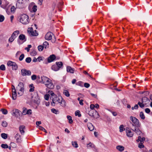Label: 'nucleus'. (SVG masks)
I'll list each match as a JSON object with an SVG mask.
<instances>
[{"label":"nucleus","instance_id":"39","mask_svg":"<svg viewBox=\"0 0 152 152\" xmlns=\"http://www.w3.org/2000/svg\"><path fill=\"white\" fill-rule=\"evenodd\" d=\"M14 62H12L11 61H9L7 63V65L9 66H12Z\"/></svg>","mask_w":152,"mask_h":152},{"label":"nucleus","instance_id":"12","mask_svg":"<svg viewBox=\"0 0 152 152\" xmlns=\"http://www.w3.org/2000/svg\"><path fill=\"white\" fill-rule=\"evenodd\" d=\"M15 138L16 139V142L18 143H20L22 141L20 135L18 134H17L15 137Z\"/></svg>","mask_w":152,"mask_h":152},{"label":"nucleus","instance_id":"1","mask_svg":"<svg viewBox=\"0 0 152 152\" xmlns=\"http://www.w3.org/2000/svg\"><path fill=\"white\" fill-rule=\"evenodd\" d=\"M129 119L130 121L132 124L131 129L138 135H143V134L139 128L141 126V124L139 122L138 120L133 116L130 117Z\"/></svg>","mask_w":152,"mask_h":152},{"label":"nucleus","instance_id":"53","mask_svg":"<svg viewBox=\"0 0 152 152\" xmlns=\"http://www.w3.org/2000/svg\"><path fill=\"white\" fill-rule=\"evenodd\" d=\"M143 143L140 142L138 144V147L139 148H142L144 147V145L143 144Z\"/></svg>","mask_w":152,"mask_h":152},{"label":"nucleus","instance_id":"31","mask_svg":"<svg viewBox=\"0 0 152 152\" xmlns=\"http://www.w3.org/2000/svg\"><path fill=\"white\" fill-rule=\"evenodd\" d=\"M72 145L75 148H77L78 147V145L76 142H72Z\"/></svg>","mask_w":152,"mask_h":152},{"label":"nucleus","instance_id":"38","mask_svg":"<svg viewBox=\"0 0 152 152\" xmlns=\"http://www.w3.org/2000/svg\"><path fill=\"white\" fill-rule=\"evenodd\" d=\"M1 147L3 148H8V146L7 144H2L1 145Z\"/></svg>","mask_w":152,"mask_h":152},{"label":"nucleus","instance_id":"13","mask_svg":"<svg viewBox=\"0 0 152 152\" xmlns=\"http://www.w3.org/2000/svg\"><path fill=\"white\" fill-rule=\"evenodd\" d=\"M56 57L53 54L50 56L48 58V63L54 61L56 59Z\"/></svg>","mask_w":152,"mask_h":152},{"label":"nucleus","instance_id":"43","mask_svg":"<svg viewBox=\"0 0 152 152\" xmlns=\"http://www.w3.org/2000/svg\"><path fill=\"white\" fill-rule=\"evenodd\" d=\"M89 115L91 117L95 118H97L99 117V115Z\"/></svg>","mask_w":152,"mask_h":152},{"label":"nucleus","instance_id":"51","mask_svg":"<svg viewBox=\"0 0 152 152\" xmlns=\"http://www.w3.org/2000/svg\"><path fill=\"white\" fill-rule=\"evenodd\" d=\"M51 111L53 113H55V114H56L58 112V110H56L54 108L52 109H51Z\"/></svg>","mask_w":152,"mask_h":152},{"label":"nucleus","instance_id":"62","mask_svg":"<svg viewBox=\"0 0 152 152\" xmlns=\"http://www.w3.org/2000/svg\"><path fill=\"white\" fill-rule=\"evenodd\" d=\"M37 54V52L35 50H33L32 51L31 53V55L34 56Z\"/></svg>","mask_w":152,"mask_h":152},{"label":"nucleus","instance_id":"58","mask_svg":"<svg viewBox=\"0 0 152 152\" xmlns=\"http://www.w3.org/2000/svg\"><path fill=\"white\" fill-rule=\"evenodd\" d=\"M31 78L32 80H34L37 78V76L35 75H33L31 76Z\"/></svg>","mask_w":152,"mask_h":152},{"label":"nucleus","instance_id":"56","mask_svg":"<svg viewBox=\"0 0 152 152\" xmlns=\"http://www.w3.org/2000/svg\"><path fill=\"white\" fill-rule=\"evenodd\" d=\"M138 105H139L140 107L141 108H142L144 107V105L142 104V103H141L140 102H139L138 103Z\"/></svg>","mask_w":152,"mask_h":152},{"label":"nucleus","instance_id":"18","mask_svg":"<svg viewBox=\"0 0 152 152\" xmlns=\"http://www.w3.org/2000/svg\"><path fill=\"white\" fill-rule=\"evenodd\" d=\"M88 129L90 131H92L94 129V126H93L92 124L91 123H88L87 125Z\"/></svg>","mask_w":152,"mask_h":152},{"label":"nucleus","instance_id":"27","mask_svg":"<svg viewBox=\"0 0 152 152\" xmlns=\"http://www.w3.org/2000/svg\"><path fill=\"white\" fill-rule=\"evenodd\" d=\"M67 118L69 120V123L70 124H72L73 122V120L72 117L70 115H67Z\"/></svg>","mask_w":152,"mask_h":152},{"label":"nucleus","instance_id":"22","mask_svg":"<svg viewBox=\"0 0 152 152\" xmlns=\"http://www.w3.org/2000/svg\"><path fill=\"white\" fill-rule=\"evenodd\" d=\"M61 101L60 102V104L63 107H65L66 106V102L65 101L63 100V99H61Z\"/></svg>","mask_w":152,"mask_h":152},{"label":"nucleus","instance_id":"19","mask_svg":"<svg viewBox=\"0 0 152 152\" xmlns=\"http://www.w3.org/2000/svg\"><path fill=\"white\" fill-rule=\"evenodd\" d=\"M20 113H21V111L18 110L14 109L12 110L11 113L13 114H20Z\"/></svg>","mask_w":152,"mask_h":152},{"label":"nucleus","instance_id":"11","mask_svg":"<svg viewBox=\"0 0 152 152\" xmlns=\"http://www.w3.org/2000/svg\"><path fill=\"white\" fill-rule=\"evenodd\" d=\"M126 135L128 137H131L133 136V133L131 132L129 128H126Z\"/></svg>","mask_w":152,"mask_h":152},{"label":"nucleus","instance_id":"36","mask_svg":"<svg viewBox=\"0 0 152 152\" xmlns=\"http://www.w3.org/2000/svg\"><path fill=\"white\" fill-rule=\"evenodd\" d=\"M124 126L123 125H121L119 127L120 132H122L124 130H125V128H124Z\"/></svg>","mask_w":152,"mask_h":152},{"label":"nucleus","instance_id":"6","mask_svg":"<svg viewBox=\"0 0 152 152\" xmlns=\"http://www.w3.org/2000/svg\"><path fill=\"white\" fill-rule=\"evenodd\" d=\"M51 99H52V102H51V104L52 106H54L56 104H58L60 103L61 101V99H62V97L61 96H56L53 97Z\"/></svg>","mask_w":152,"mask_h":152},{"label":"nucleus","instance_id":"35","mask_svg":"<svg viewBox=\"0 0 152 152\" xmlns=\"http://www.w3.org/2000/svg\"><path fill=\"white\" fill-rule=\"evenodd\" d=\"M12 68L13 69L15 70H16L18 68V66L15 62H14L12 66Z\"/></svg>","mask_w":152,"mask_h":152},{"label":"nucleus","instance_id":"24","mask_svg":"<svg viewBox=\"0 0 152 152\" xmlns=\"http://www.w3.org/2000/svg\"><path fill=\"white\" fill-rule=\"evenodd\" d=\"M12 99L14 100H15L17 98V94L16 92V91L15 89V91H12Z\"/></svg>","mask_w":152,"mask_h":152},{"label":"nucleus","instance_id":"61","mask_svg":"<svg viewBox=\"0 0 152 152\" xmlns=\"http://www.w3.org/2000/svg\"><path fill=\"white\" fill-rule=\"evenodd\" d=\"M84 86L85 87L88 88L90 86V84L87 83H85L84 84Z\"/></svg>","mask_w":152,"mask_h":152},{"label":"nucleus","instance_id":"47","mask_svg":"<svg viewBox=\"0 0 152 152\" xmlns=\"http://www.w3.org/2000/svg\"><path fill=\"white\" fill-rule=\"evenodd\" d=\"M32 11L34 12H35L37 10V6L36 5H34L32 9Z\"/></svg>","mask_w":152,"mask_h":152},{"label":"nucleus","instance_id":"20","mask_svg":"<svg viewBox=\"0 0 152 152\" xmlns=\"http://www.w3.org/2000/svg\"><path fill=\"white\" fill-rule=\"evenodd\" d=\"M19 39L21 40H24L25 41L26 40V39L25 38V36L23 34H21L19 35Z\"/></svg>","mask_w":152,"mask_h":152},{"label":"nucleus","instance_id":"4","mask_svg":"<svg viewBox=\"0 0 152 152\" xmlns=\"http://www.w3.org/2000/svg\"><path fill=\"white\" fill-rule=\"evenodd\" d=\"M27 0H18L16 4L17 8L22 9L24 7L27 2Z\"/></svg>","mask_w":152,"mask_h":152},{"label":"nucleus","instance_id":"16","mask_svg":"<svg viewBox=\"0 0 152 152\" xmlns=\"http://www.w3.org/2000/svg\"><path fill=\"white\" fill-rule=\"evenodd\" d=\"M67 71L71 73H74L75 69L69 66H68L66 67Z\"/></svg>","mask_w":152,"mask_h":152},{"label":"nucleus","instance_id":"41","mask_svg":"<svg viewBox=\"0 0 152 152\" xmlns=\"http://www.w3.org/2000/svg\"><path fill=\"white\" fill-rule=\"evenodd\" d=\"M44 48L43 47V46L42 45H39L38 47V50L39 51H42L43 50Z\"/></svg>","mask_w":152,"mask_h":152},{"label":"nucleus","instance_id":"40","mask_svg":"<svg viewBox=\"0 0 152 152\" xmlns=\"http://www.w3.org/2000/svg\"><path fill=\"white\" fill-rule=\"evenodd\" d=\"M2 125L3 127H6L7 125V123L5 121H4L2 123Z\"/></svg>","mask_w":152,"mask_h":152},{"label":"nucleus","instance_id":"10","mask_svg":"<svg viewBox=\"0 0 152 152\" xmlns=\"http://www.w3.org/2000/svg\"><path fill=\"white\" fill-rule=\"evenodd\" d=\"M46 86L49 88L52 89L54 88V86L51 80L49 79L45 84Z\"/></svg>","mask_w":152,"mask_h":152},{"label":"nucleus","instance_id":"32","mask_svg":"<svg viewBox=\"0 0 152 152\" xmlns=\"http://www.w3.org/2000/svg\"><path fill=\"white\" fill-rule=\"evenodd\" d=\"M63 4V3L62 2H60L58 3L57 7L58 8L59 10L60 11H61V8L62 7V6Z\"/></svg>","mask_w":152,"mask_h":152},{"label":"nucleus","instance_id":"9","mask_svg":"<svg viewBox=\"0 0 152 152\" xmlns=\"http://www.w3.org/2000/svg\"><path fill=\"white\" fill-rule=\"evenodd\" d=\"M21 75L23 76L26 75H31V72L29 70H27L25 69H23L21 70Z\"/></svg>","mask_w":152,"mask_h":152},{"label":"nucleus","instance_id":"50","mask_svg":"<svg viewBox=\"0 0 152 152\" xmlns=\"http://www.w3.org/2000/svg\"><path fill=\"white\" fill-rule=\"evenodd\" d=\"M19 31L18 30H16L13 32L12 34L16 36V37L18 36V34H19Z\"/></svg>","mask_w":152,"mask_h":152},{"label":"nucleus","instance_id":"42","mask_svg":"<svg viewBox=\"0 0 152 152\" xmlns=\"http://www.w3.org/2000/svg\"><path fill=\"white\" fill-rule=\"evenodd\" d=\"M31 61V58L30 57L27 58L26 59V61L27 63H30Z\"/></svg>","mask_w":152,"mask_h":152},{"label":"nucleus","instance_id":"63","mask_svg":"<svg viewBox=\"0 0 152 152\" xmlns=\"http://www.w3.org/2000/svg\"><path fill=\"white\" fill-rule=\"evenodd\" d=\"M145 138L144 137L141 138V139L140 140V142L143 143L144 141H145Z\"/></svg>","mask_w":152,"mask_h":152},{"label":"nucleus","instance_id":"52","mask_svg":"<svg viewBox=\"0 0 152 152\" xmlns=\"http://www.w3.org/2000/svg\"><path fill=\"white\" fill-rule=\"evenodd\" d=\"M0 69L4 71L5 70V67L4 65H1L0 66Z\"/></svg>","mask_w":152,"mask_h":152},{"label":"nucleus","instance_id":"45","mask_svg":"<svg viewBox=\"0 0 152 152\" xmlns=\"http://www.w3.org/2000/svg\"><path fill=\"white\" fill-rule=\"evenodd\" d=\"M76 84L80 86H83V83L81 81H79L77 83H76Z\"/></svg>","mask_w":152,"mask_h":152},{"label":"nucleus","instance_id":"25","mask_svg":"<svg viewBox=\"0 0 152 152\" xmlns=\"http://www.w3.org/2000/svg\"><path fill=\"white\" fill-rule=\"evenodd\" d=\"M48 93L49 94L51 95V96L50 97V99H51L53 97L56 96V95L54 94V92L52 91H48Z\"/></svg>","mask_w":152,"mask_h":152},{"label":"nucleus","instance_id":"5","mask_svg":"<svg viewBox=\"0 0 152 152\" xmlns=\"http://www.w3.org/2000/svg\"><path fill=\"white\" fill-rule=\"evenodd\" d=\"M45 39L49 40L51 39L52 42H55L56 41L55 37L53 35V34L51 32H48L45 36Z\"/></svg>","mask_w":152,"mask_h":152},{"label":"nucleus","instance_id":"44","mask_svg":"<svg viewBox=\"0 0 152 152\" xmlns=\"http://www.w3.org/2000/svg\"><path fill=\"white\" fill-rule=\"evenodd\" d=\"M24 54H22L20 56L19 58V60L20 61H22L24 57Z\"/></svg>","mask_w":152,"mask_h":152},{"label":"nucleus","instance_id":"37","mask_svg":"<svg viewBox=\"0 0 152 152\" xmlns=\"http://www.w3.org/2000/svg\"><path fill=\"white\" fill-rule=\"evenodd\" d=\"M0 111L3 114H7V111L6 109H2Z\"/></svg>","mask_w":152,"mask_h":152},{"label":"nucleus","instance_id":"29","mask_svg":"<svg viewBox=\"0 0 152 152\" xmlns=\"http://www.w3.org/2000/svg\"><path fill=\"white\" fill-rule=\"evenodd\" d=\"M87 148L90 147L91 148H95V145L91 142L89 143L88 144H87Z\"/></svg>","mask_w":152,"mask_h":152},{"label":"nucleus","instance_id":"46","mask_svg":"<svg viewBox=\"0 0 152 152\" xmlns=\"http://www.w3.org/2000/svg\"><path fill=\"white\" fill-rule=\"evenodd\" d=\"M31 47V45H28V47L25 48V49L26 50L27 52L29 51L30 48Z\"/></svg>","mask_w":152,"mask_h":152},{"label":"nucleus","instance_id":"23","mask_svg":"<svg viewBox=\"0 0 152 152\" xmlns=\"http://www.w3.org/2000/svg\"><path fill=\"white\" fill-rule=\"evenodd\" d=\"M51 68L52 70L55 71H57L59 69L56 64L53 65L52 66Z\"/></svg>","mask_w":152,"mask_h":152},{"label":"nucleus","instance_id":"3","mask_svg":"<svg viewBox=\"0 0 152 152\" xmlns=\"http://www.w3.org/2000/svg\"><path fill=\"white\" fill-rule=\"evenodd\" d=\"M20 22L23 24H27L28 23V17L25 14H23L20 15L19 18Z\"/></svg>","mask_w":152,"mask_h":152},{"label":"nucleus","instance_id":"8","mask_svg":"<svg viewBox=\"0 0 152 152\" xmlns=\"http://www.w3.org/2000/svg\"><path fill=\"white\" fill-rule=\"evenodd\" d=\"M31 98L32 99L34 100V102L37 104H38L39 103L40 99L37 93H35L34 95L32 96Z\"/></svg>","mask_w":152,"mask_h":152},{"label":"nucleus","instance_id":"49","mask_svg":"<svg viewBox=\"0 0 152 152\" xmlns=\"http://www.w3.org/2000/svg\"><path fill=\"white\" fill-rule=\"evenodd\" d=\"M14 116L19 119H20L22 118V115L20 116V115H14Z\"/></svg>","mask_w":152,"mask_h":152},{"label":"nucleus","instance_id":"30","mask_svg":"<svg viewBox=\"0 0 152 152\" xmlns=\"http://www.w3.org/2000/svg\"><path fill=\"white\" fill-rule=\"evenodd\" d=\"M56 64L58 67L59 69L63 66V63L62 62H57Z\"/></svg>","mask_w":152,"mask_h":152},{"label":"nucleus","instance_id":"21","mask_svg":"<svg viewBox=\"0 0 152 152\" xmlns=\"http://www.w3.org/2000/svg\"><path fill=\"white\" fill-rule=\"evenodd\" d=\"M19 130L21 134H23L24 133V129L25 128V126L23 125H22L19 127Z\"/></svg>","mask_w":152,"mask_h":152},{"label":"nucleus","instance_id":"33","mask_svg":"<svg viewBox=\"0 0 152 152\" xmlns=\"http://www.w3.org/2000/svg\"><path fill=\"white\" fill-rule=\"evenodd\" d=\"M29 87L31 88L29 89V91L32 92L34 91V85L33 84H31V85H29Z\"/></svg>","mask_w":152,"mask_h":152},{"label":"nucleus","instance_id":"54","mask_svg":"<svg viewBox=\"0 0 152 152\" xmlns=\"http://www.w3.org/2000/svg\"><path fill=\"white\" fill-rule=\"evenodd\" d=\"M4 19V16L0 15V22H3Z\"/></svg>","mask_w":152,"mask_h":152},{"label":"nucleus","instance_id":"64","mask_svg":"<svg viewBox=\"0 0 152 152\" xmlns=\"http://www.w3.org/2000/svg\"><path fill=\"white\" fill-rule=\"evenodd\" d=\"M145 112L146 113H148L150 112V110L148 108H146L145 110Z\"/></svg>","mask_w":152,"mask_h":152},{"label":"nucleus","instance_id":"57","mask_svg":"<svg viewBox=\"0 0 152 152\" xmlns=\"http://www.w3.org/2000/svg\"><path fill=\"white\" fill-rule=\"evenodd\" d=\"M15 8L14 6H12L11 7V12H14L15 11Z\"/></svg>","mask_w":152,"mask_h":152},{"label":"nucleus","instance_id":"59","mask_svg":"<svg viewBox=\"0 0 152 152\" xmlns=\"http://www.w3.org/2000/svg\"><path fill=\"white\" fill-rule=\"evenodd\" d=\"M138 108V104H136L135 105L134 107H132V110H133L134 109H137Z\"/></svg>","mask_w":152,"mask_h":152},{"label":"nucleus","instance_id":"15","mask_svg":"<svg viewBox=\"0 0 152 152\" xmlns=\"http://www.w3.org/2000/svg\"><path fill=\"white\" fill-rule=\"evenodd\" d=\"M41 79L42 81L41 82L45 84L48 80H49V78L45 76H42Z\"/></svg>","mask_w":152,"mask_h":152},{"label":"nucleus","instance_id":"14","mask_svg":"<svg viewBox=\"0 0 152 152\" xmlns=\"http://www.w3.org/2000/svg\"><path fill=\"white\" fill-rule=\"evenodd\" d=\"M23 111L22 113H26V114H31L32 112L31 110L29 109L27 110L26 108L25 107H23Z\"/></svg>","mask_w":152,"mask_h":152},{"label":"nucleus","instance_id":"48","mask_svg":"<svg viewBox=\"0 0 152 152\" xmlns=\"http://www.w3.org/2000/svg\"><path fill=\"white\" fill-rule=\"evenodd\" d=\"M39 129L41 130H42V131H43L46 133H47V131L42 126H39Z\"/></svg>","mask_w":152,"mask_h":152},{"label":"nucleus","instance_id":"28","mask_svg":"<svg viewBox=\"0 0 152 152\" xmlns=\"http://www.w3.org/2000/svg\"><path fill=\"white\" fill-rule=\"evenodd\" d=\"M48 43L46 41H45L43 43V45L42 46L44 48H48Z\"/></svg>","mask_w":152,"mask_h":152},{"label":"nucleus","instance_id":"7","mask_svg":"<svg viewBox=\"0 0 152 152\" xmlns=\"http://www.w3.org/2000/svg\"><path fill=\"white\" fill-rule=\"evenodd\" d=\"M27 31L29 35L31 37L37 36L38 35L37 31L36 30L34 31L32 27L28 28Z\"/></svg>","mask_w":152,"mask_h":152},{"label":"nucleus","instance_id":"26","mask_svg":"<svg viewBox=\"0 0 152 152\" xmlns=\"http://www.w3.org/2000/svg\"><path fill=\"white\" fill-rule=\"evenodd\" d=\"M63 94L66 96L69 97L70 96V94L69 91L66 90H64L63 91Z\"/></svg>","mask_w":152,"mask_h":152},{"label":"nucleus","instance_id":"17","mask_svg":"<svg viewBox=\"0 0 152 152\" xmlns=\"http://www.w3.org/2000/svg\"><path fill=\"white\" fill-rule=\"evenodd\" d=\"M116 148L120 152H122L124 150V147L120 145H117L116 147Z\"/></svg>","mask_w":152,"mask_h":152},{"label":"nucleus","instance_id":"60","mask_svg":"<svg viewBox=\"0 0 152 152\" xmlns=\"http://www.w3.org/2000/svg\"><path fill=\"white\" fill-rule=\"evenodd\" d=\"M14 39L12 37H11L9 39V42H12L14 40Z\"/></svg>","mask_w":152,"mask_h":152},{"label":"nucleus","instance_id":"34","mask_svg":"<svg viewBox=\"0 0 152 152\" xmlns=\"http://www.w3.org/2000/svg\"><path fill=\"white\" fill-rule=\"evenodd\" d=\"M1 137L4 139H6L7 137V134L4 133H2L1 134Z\"/></svg>","mask_w":152,"mask_h":152},{"label":"nucleus","instance_id":"2","mask_svg":"<svg viewBox=\"0 0 152 152\" xmlns=\"http://www.w3.org/2000/svg\"><path fill=\"white\" fill-rule=\"evenodd\" d=\"M17 90L18 91V94L19 96L22 95L24 93V86L23 83H20L17 87Z\"/></svg>","mask_w":152,"mask_h":152},{"label":"nucleus","instance_id":"55","mask_svg":"<svg viewBox=\"0 0 152 152\" xmlns=\"http://www.w3.org/2000/svg\"><path fill=\"white\" fill-rule=\"evenodd\" d=\"M49 94H46L45 95L44 98L45 100H48L49 99Z\"/></svg>","mask_w":152,"mask_h":152}]
</instances>
